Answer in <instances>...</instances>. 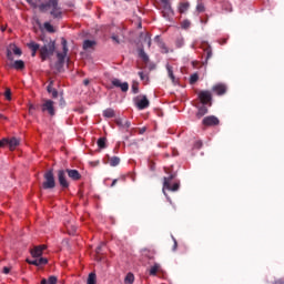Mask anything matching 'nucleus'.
Listing matches in <instances>:
<instances>
[{"instance_id":"nucleus-1","label":"nucleus","mask_w":284,"mask_h":284,"mask_svg":"<svg viewBox=\"0 0 284 284\" xmlns=\"http://www.w3.org/2000/svg\"><path fill=\"white\" fill-rule=\"evenodd\" d=\"M57 176L62 190H68V187H70V182L68 181V178L71 181H81L82 179L81 173L77 169L58 170Z\"/></svg>"},{"instance_id":"nucleus-2","label":"nucleus","mask_w":284,"mask_h":284,"mask_svg":"<svg viewBox=\"0 0 284 284\" xmlns=\"http://www.w3.org/2000/svg\"><path fill=\"white\" fill-rule=\"evenodd\" d=\"M40 12H48L50 11V14L53 19H62L63 18V11L61 10V7H59V0H49L45 3H41L39 6Z\"/></svg>"},{"instance_id":"nucleus-3","label":"nucleus","mask_w":284,"mask_h":284,"mask_svg":"<svg viewBox=\"0 0 284 284\" xmlns=\"http://www.w3.org/2000/svg\"><path fill=\"white\" fill-rule=\"evenodd\" d=\"M57 50V42L53 40H50L47 42L43 47L40 48V58L41 61H48L50 57L54 54V51Z\"/></svg>"},{"instance_id":"nucleus-4","label":"nucleus","mask_w":284,"mask_h":284,"mask_svg":"<svg viewBox=\"0 0 284 284\" xmlns=\"http://www.w3.org/2000/svg\"><path fill=\"white\" fill-rule=\"evenodd\" d=\"M44 182L42 183L43 190H54L57 187V181L54 180V171L48 170L43 175Z\"/></svg>"},{"instance_id":"nucleus-5","label":"nucleus","mask_w":284,"mask_h":284,"mask_svg":"<svg viewBox=\"0 0 284 284\" xmlns=\"http://www.w3.org/2000/svg\"><path fill=\"white\" fill-rule=\"evenodd\" d=\"M67 57H68V40L62 38V52L57 53V59H58V62L55 63L57 68H63Z\"/></svg>"},{"instance_id":"nucleus-6","label":"nucleus","mask_w":284,"mask_h":284,"mask_svg":"<svg viewBox=\"0 0 284 284\" xmlns=\"http://www.w3.org/2000/svg\"><path fill=\"white\" fill-rule=\"evenodd\" d=\"M41 111L47 112L49 116H54V114H57V110L54 109V101L43 100V103L41 104Z\"/></svg>"},{"instance_id":"nucleus-7","label":"nucleus","mask_w":284,"mask_h":284,"mask_svg":"<svg viewBox=\"0 0 284 284\" xmlns=\"http://www.w3.org/2000/svg\"><path fill=\"white\" fill-rule=\"evenodd\" d=\"M174 176H176L175 174H171L169 178H164V182H163V189L164 190H169L170 192H178L180 184L179 183H174L172 185V181H174Z\"/></svg>"},{"instance_id":"nucleus-8","label":"nucleus","mask_w":284,"mask_h":284,"mask_svg":"<svg viewBox=\"0 0 284 284\" xmlns=\"http://www.w3.org/2000/svg\"><path fill=\"white\" fill-rule=\"evenodd\" d=\"M12 52L17 57H21L23 54V51H21V49L19 47H17V44L11 43L7 48V59L9 61H14V57L12 55Z\"/></svg>"},{"instance_id":"nucleus-9","label":"nucleus","mask_w":284,"mask_h":284,"mask_svg":"<svg viewBox=\"0 0 284 284\" xmlns=\"http://www.w3.org/2000/svg\"><path fill=\"white\" fill-rule=\"evenodd\" d=\"M197 99H200L202 105H207V103H212V91L202 90L197 93Z\"/></svg>"},{"instance_id":"nucleus-10","label":"nucleus","mask_w":284,"mask_h":284,"mask_svg":"<svg viewBox=\"0 0 284 284\" xmlns=\"http://www.w3.org/2000/svg\"><path fill=\"white\" fill-rule=\"evenodd\" d=\"M162 17L166 19V21H172V17H174V10H172V4L166 2L162 4Z\"/></svg>"},{"instance_id":"nucleus-11","label":"nucleus","mask_w":284,"mask_h":284,"mask_svg":"<svg viewBox=\"0 0 284 284\" xmlns=\"http://www.w3.org/2000/svg\"><path fill=\"white\" fill-rule=\"evenodd\" d=\"M212 92L217 97H223L227 94V85L224 83H217L212 87Z\"/></svg>"},{"instance_id":"nucleus-12","label":"nucleus","mask_w":284,"mask_h":284,"mask_svg":"<svg viewBox=\"0 0 284 284\" xmlns=\"http://www.w3.org/2000/svg\"><path fill=\"white\" fill-rule=\"evenodd\" d=\"M221 121L215 115H209L202 120V124L205 125L206 128H212L214 125H219Z\"/></svg>"},{"instance_id":"nucleus-13","label":"nucleus","mask_w":284,"mask_h":284,"mask_svg":"<svg viewBox=\"0 0 284 284\" xmlns=\"http://www.w3.org/2000/svg\"><path fill=\"white\" fill-rule=\"evenodd\" d=\"M136 99H141L136 102V108L139 110H145L150 108V100H148L146 95H138Z\"/></svg>"},{"instance_id":"nucleus-14","label":"nucleus","mask_w":284,"mask_h":284,"mask_svg":"<svg viewBox=\"0 0 284 284\" xmlns=\"http://www.w3.org/2000/svg\"><path fill=\"white\" fill-rule=\"evenodd\" d=\"M111 83L114 88H120L122 92H128L130 90V84L128 82H121L119 79H113Z\"/></svg>"},{"instance_id":"nucleus-15","label":"nucleus","mask_w":284,"mask_h":284,"mask_svg":"<svg viewBox=\"0 0 284 284\" xmlns=\"http://www.w3.org/2000/svg\"><path fill=\"white\" fill-rule=\"evenodd\" d=\"M27 48L31 50V57H37V52H41V45L34 41L27 43Z\"/></svg>"},{"instance_id":"nucleus-16","label":"nucleus","mask_w":284,"mask_h":284,"mask_svg":"<svg viewBox=\"0 0 284 284\" xmlns=\"http://www.w3.org/2000/svg\"><path fill=\"white\" fill-rule=\"evenodd\" d=\"M45 245L36 246L33 250H31V256H33V258L43 256V250H45Z\"/></svg>"},{"instance_id":"nucleus-17","label":"nucleus","mask_w":284,"mask_h":284,"mask_svg":"<svg viewBox=\"0 0 284 284\" xmlns=\"http://www.w3.org/2000/svg\"><path fill=\"white\" fill-rule=\"evenodd\" d=\"M47 91L49 92V94H52V99H57V97H59V91L54 89V81H50L47 87Z\"/></svg>"},{"instance_id":"nucleus-18","label":"nucleus","mask_w":284,"mask_h":284,"mask_svg":"<svg viewBox=\"0 0 284 284\" xmlns=\"http://www.w3.org/2000/svg\"><path fill=\"white\" fill-rule=\"evenodd\" d=\"M19 143H20V141L17 138L8 139L9 150H11V152L17 150Z\"/></svg>"},{"instance_id":"nucleus-19","label":"nucleus","mask_w":284,"mask_h":284,"mask_svg":"<svg viewBox=\"0 0 284 284\" xmlns=\"http://www.w3.org/2000/svg\"><path fill=\"white\" fill-rule=\"evenodd\" d=\"M155 254L156 253L152 250H148V248L142 250V256H144V258H149V261H154Z\"/></svg>"},{"instance_id":"nucleus-20","label":"nucleus","mask_w":284,"mask_h":284,"mask_svg":"<svg viewBox=\"0 0 284 284\" xmlns=\"http://www.w3.org/2000/svg\"><path fill=\"white\" fill-rule=\"evenodd\" d=\"M204 54H205V61L203 62V65H207L209 59H211L212 55H213V53H212V47L207 45V47L204 49Z\"/></svg>"},{"instance_id":"nucleus-21","label":"nucleus","mask_w":284,"mask_h":284,"mask_svg":"<svg viewBox=\"0 0 284 284\" xmlns=\"http://www.w3.org/2000/svg\"><path fill=\"white\" fill-rule=\"evenodd\" d=\"M209 109L207 106H205L204 104L202 106L199 108L196 116L197 119H203V116H205V114H207Z\"/></svg>"},{"instance_id":"nucleus-22","label":"nucleus","mask_w":284,"mask_h":284,"mask_svg":"<svg viewBox=\"0 0 284 284\" xmlns=\"http://www.w3.org/2000/svg\"><path fill=\"white\" fill-rule=\"evenodd\" d=\"M166 70H168L169 79H171L172 83H176V78L174 77V70L172 65L166 64Z\"/></svg>"},{"instance_id":"nucleus-23","label":"nucleus","mask_w":284,"mask_h":284,"mask_svg":"<svg viewBox=\"0 0 284 284\" xmlns=\"http://www.w3.org/2000/svg\"><path fill=\"white\" fill-rule=\"evenodd\" d=\"M119 163H121V158L119 156L109 158V164L111 165V168H116Z\"/></svg>"},{"instance_id":"nucleus-24","label":"nucleus","mask_w":284,"mask_h":284,"mask_svg":"<svg viewBox=\"0 0 284 284\" xmlns=\"http://www.w3.org/2000/svg\"><path fill=\"white\" fill-rule=\"evenodd\" d=\"M93 45H97V41L94 40H84L83 50H90Z\"/></svg>"},{"instance_id":"nucleus-25","label":"nucleus","mask_w":284,"mask_h":284,"mask_svg":"<svg viewBox=\"0 0 284 284\" xmlns=\"http://www.w3.org/2000/svg\"><path fill=\"white\" fill-rule=\"evenodd\" d=\"M103 116H104L105 119H114L115 112L113 111V109H105V110L103 111Z\"/></svg>"},{"instance_id":"nucleus-26","label":"nucleus","mask_w":284,"mask_h":284,"mask_svg":"<svg viewBox=\"0 0 284 284\" xmlns=\"http://www.w3.org/2000/svg\"><path fill=\"white\" fill-rule=\"evenodd\" d=\"M14 70H23L26 68V62L23 60H17L13 63Z\"/></svg>"},{"instance_id":"nucleus-27","label":"nucleus","mask_w":284,"mask_h":284,"mask_svg":"<svg viewBox=\"0 0 284 284\" xmlns=\"http://www.w3.org/2000/svg\"><path fill=\"white\" fill-rule=\"evenodd\" d=\"M159 270H161V265L155 263L149 271L150 276H156Z\"/></svg>"},{"instance_id":"nucleus-28","label":"nucleus","mask_w":284,"mask_h":284,"mask_svg":"<svg viewBox=\"0 0 284 284\" xmlns=\"http://www.w3.org/2000/svg\"><path fill=\"white\" fill-rule=\"evenodd\" d=\"M139 57L140 59H142V61H144V63H148V61H150V57H148V53H145V50L143 49L139 50Z\"/></svg>"},{"instance_id":"nucleus-29","label":"nucleus","mask_w":284,"mask_h":284,"mask_svg":"<svg viewBox=\"0 0 284 284\" xmlns=\"http://www.w3.org/2000/svg\"><path fill=\"white\" fill-rule=\"evenodd\" d=\"M158 45L161 49L162 54H168V52H170V50L168 49V45H165V42L160 40L158 42Z\"/></svg>"},{"instance_id":"nucleus-30","label":"nucleus","mask_w":284,"mask_h":284,"mask_svg":"<svg viewBox=\"0 0 284 284\" xmlns=\"http://www.w3.org/2000/svg\"><path fill=\"white\" fill-rule=\"evenodd\" d=\"M189 9H190V3L189 2H182L180 4L179 10H180L181 14H183V13L187 12Z\"/></svg>"},{"instance_id":"nucleus-31","label":"nucleus","mask_w":284,"mask_h":284,"mask_svg":"<svg viewBox=\"0 0 284 284\" xmlns=\"http://www.w3.org/2000/svg\"><path fill=\"white\" fill-rule=\"evenodd\" d=\"M27 3H29V6H31V8H39V6H41V0H27Z\"/></svg>"},{"instance_id":"nucleus-32","label":"nucleus","mask_w":284,"mask_h":284,"mask_svg":"<svg viewBox=\"0 0 284 284\" xmlns=\"http://www.w3.org/2000/svg\"><path fill=\"white\" fill-rule=\"evenodd\" d=\"M106 139L105 138H100L99 140H98V146L100 148V150H105V148H106Z\"/></svg>"},{"instance_id":"nucleus-33","label":"nucleus","mask_w":284,"mask_h":284,"mask_svg":"<svg viewBox=\"0 0 284 284\" xmlns=\"http://www.w3.org/2000/svg\"><path fill=\"white\" fill-rule=\"evenodd\" d=\"M87 284H97V274L90 273L88 276Z\"/></svg>"},{"instance_id":"nucleus-34","label":"nucleus","mask_w":284,"mask_h":284,"mask_svg":"<svg viewBox=\"0 0 284 284\" xmlns=\"http://www.w3.org/2000/svg\"><path fill=\"white\" fill-rule=\"evenodd\" d=\"M124 283H125V284H132V283H134V274L128 273L126 276H125V278H124Z\"/></svg>"},{"instance_id":"nucleus-35","label":"nucleus","mask_w":284,"mask_h":284,"mask_svg":"<svg viewBox=\"0 0 284 284\" xmlns=\"http://www.w3.org/2000/svg\"><path fill=\"white\" fill-rule=\"evenodd\" d=\"M131 90H132L133 94H139V82L133 81Z\"/></svg>"},{"instance_id":"nucleus-36","label":"nucleus","mask_w":284,"mask_h":284,"mask_svg":"<svg viewBox=\"0 0 284 284\" xmlns=\"http://www.w3.org/2000/svg\"><path fill=\"white\" fill-rule=\"evenodd\" d=\"M38 267H41V265H48V258L45 257H38Z\"/></svg>"},{"instance_id":"nucleus-37","label":"nucleus","mask_w":284,"mask_h":284,"mask_svg":"<svg viewBox=\"0 0 284 284\" xmlns=\"http://www.w3.org/2000/svg\"><path fill=\"white\" fill-rule=\"evenodd\" d=\"M196 81H199V73H193V74L190 77V83H191V85H194V83H196Z\"/></svg>"},{"instance_id":"nucleus-38","label":"nucleus","mask_w":284,"mask_h":284,"mask_svg":"<svg viewBox=\"0 0 284 284\" xmlns=\"http://www.w3.org/2000/svg\"><path fill=\"white\" fill-rule=\"evenodd\" d=\"M44 29L47 32H54V27L50 22H44Z\"/></svg>"},{"instance_id":"nucleus-39","label":"nucleus","mask_w":284,"mask_h":284,"mask_svg":"<svg viewBox=\"0 0 284 284\" xmlns=\"http://www.w3.org/2000/svg\"><path fill=\"white\" fill-rule=\"evenodd\" d=\"M4 97L7 101H12V91H10V89H6Z\"/></svg>"},{"instance_id":"nucleus-40","label":"nucleus","mask_w":284,"mask_h":284,"mask_svg":"<svg viewBox=\"0 0 284 284\" xmlns=\"http://www.w3.org/2000/svg\"><path fill=\"white\" fill-rule=\"evenodd\" d=\"M185 41L183 40V38H178L175 40V45L176 48H181L182 45H184Z\"/></svg>"},{"instance_id":"nucleus-41","label":"nucleus","mask_w":284,"mask_h":284,"mask_svg":"<svg viewBox=\"0 0 284 284\" xmlns=\"http://www.w3.org/2000/svg\"><path fill=\"white\" fill-rule=\"evenodd\" d=\"M48 284H57L58 283V278L57 276L52 275L48 278L47 281Z\"/></svg>"},{"instance_id":"nucleus-42","label":"nucleus","mask_w":284,"mask_h":284,"mask_svg":"<svg viewBox=\"0 0 284 284\" xmlns=\"http://www.w3.org/2000/svg\"><path fill=\"white\" fill-rule=\"evenodd\" d=\"M144 41H145L148 48H152V39L150 38V36L146 34L144 38Z\"/></svg>"},{"instance_id":"nucleus-43","label":"nucleus","mask_w":284,"mask_h":284,"mask_svg":"<svg viewBox=\"0 0 284 284\" xmlns=\"http://www.w3.org/2000/svg\"><path fill=\"white\" fill-rule=\"evenodd\" d=\"M196 10H197V12H205V4L199 3V4L196 6Z\"/></svg>"},{"instance_id":"nucleus-44","label":"nucleus","mask_w":284,"mask_h":284,"mask_svg":"<svg viewBox=\"0 0 284 284\" xmlns=\"http://www.w3.org/2000/svg\"><path fill=\"white\" fill-rule=\"evenodd\" d=\"M193 148H194L195 150H201V148H203V142L196 141V142L194 143Z\"/></svg>"},{"instance_id":"nucleus-45","label":"nucleus","mask_w":284,"mask_h":284,"mask_svg":"<svg viewBox=\"0 0 284 284\" xmlns=\"http://www.w3.org/2000/svg\"><path fill=\"white\" fill-rule=\"evenodd\" d=\"M115 124H116L118 128H123L124 126L123 120H121V119H116Z\"/></svg>"},{"instance_id":"nucleus-46","label":"nucleus","mask_w":284,"mask_h":284,"mask_svg":"<svg viewBox=\"0 0 284 284\" xmlns=\"http://www.w3.org/2000/svg\"><path fill=\"white\" fill-rule=\"evenodd\" d=\"M6 145H8V139L7 138L0 140V148H6Z\"/></svg>"},{"instance_id":"nucleus-47","label":"nucleus","mask_w":284,"mask_h":284,"mask_svg":"<svg viewBox=\"0 0 284 284\" xmlns=\"http://www.w3.org/2000/svg\"><path fill=\"white\" fill-rule=\"evenodd\" d=\"M138 74H139L141 81H145V79H148V75H145V73H143L142 71H140Z\"/></svg>"},{"instance_id":"nucleus-48","label":"nucleus","mask_w":284,"mask_h":284,"mask_svg":"<svg viewBox=\"0 0 284 284\" xmlns=\"http://www.w3.org/2000/svg\"><path fill=\"white\" fill-rule=\"evenodd\" d=\"M176 247H179V243L176 242V239L173 237V252H176Z\"/></svg>"},{"instance_id":"nucleus-49","label":"nucleus","mask_w":284,"mask_h":284,"mask_svg":"<svg viewBox=\"0 0 284 284\" xmlns=\"http://www.w3.org/2000/svg\"><path fill=\"white\" fill-rule=\"evenodd\" d=\"M27 263H29V265H36V267H38V260H32V261H27Z\"/></svg>"},{"instance_id":"nucleus-50","label":"nucleus","mask_w":284,"mask_h":284,"mask_svg":"<svg viewBox=\"0 0 284 284\" xmlns=\"http://www.w3.org/2000/svg\"><path fill=\"white\" fill-rule=\"evenodd\" d=\"M131 125H132V123L126 120V121L124 122V126H123V128H125L126 130H130Z\"/></svg>"},{"instance_id":"nucleus-51","label":"nucleus","mask_w":284,"mask_h":284,"mask_svg":"<svg viewBox=\"0 0 284 284\" xmlns=\"http://www.w3.org/2000/svg\"><path fill=\"white\" fill-rule=\"evenodd\" d=\"M2 274H10V267L4 266V267L2 268Z\"/></svg>"},{"instance_id":"nucleus-52","label":"nucleus","mask_w":284,"mask_h":284,"mask_svg":"<svg viewBox=\"0 0 284 284\" xmlns=\"http://www.w3.org/2000/svg\"><path fill=\"white\" fill-rule=\"evenodd\" d=\"M111 39L112 41H115V43H121V41H119V36H112Z\"/></svg>"},{"instance_id":"nucleus-53","label":"nucleus","mask_w":284,"mask_h":284,"mask_svg":"<svg viewBox=\"0 0 284 284\" xmlns=\"http://www.w3.org/2000/svg\"><path fill=\"white\" fill-rule=\"evenodd\" d=\"M148 128L143 126L142 129L139 130V134H145Z\"/></svg>"},{"instance_id":"nucleus-54","label":"nucleus","mask_w":284,"mask_h":284,"mask_svg":"<svg viewBox=\"0 0 284 284\" xmlns=\"http://www.w3.org/2000/svg\"><path fill=\"white\" fill-rule=\"evenodd\" d=\"M273 284H284V277L275 281Z\"/></svg>"},{"instance_id":"nucleus-55","label":"nucleus","mask_w":284,"mask_h":284,"mask_svg":"<svg viewBox=\"0 0 284 284\" xmlns=\"http://www.w3.org/2000/svg\"><path fill=\"white\" fill-rule=\"evenodd\" d=\"M116 183H119V180L118 179H114L111 183V187H114V185H116Z\"/></svg>"},{"instance_id":"nucleus-56","label":"nucleus","mask_w":284,"mask_h":284,"mask_svg":"<svg viewBox=\"0 0 284 284\" xmlns=\"http://www.w3.org/2000/svg\"><path fill=\"white\" fill-rule=\"evenodd\" d=\"M101 247H102V245H99V246L95 248V253H97V254H101Z\"/></svg>"},{"instance_id":"nucleus-57","label":"nucleus","mask_w":284,"mask_h":284,"mask_svg":"<svg viewBox=\"0 0 284 284\" xmlns=\"http://www.w3.org/2000/svg\"><path fill=\"white\" fill-rule=\"evenodd\" d=\"M83 85H90V80L89 79L83 80Z\"/></svg>"},{"instance_id":"nucleus-58","label":"nucleus","mask_w":284,"mask_h":284,"mask_svg":"<svg viewBox=\"0 0 284 284\" xmlns=\"http://www.w3.org/2000/svg\"><path fill=\"white\" fill-rule=\"evenodd\" d=\"M32 110H36L34 104L29 105V112H32Z\"/></svg>"},{"instance_id":"nucleus-59","label":"nucleus","mask_w":284,"mask_h":284,"mask_svg":"<svg viewBox=\"0 0 284 284\" xmlns=\"http://www.w3.org/2000/svg\"><path fill=\"white\" fill-rule=\"evenodd\" d=\"M162 4L170 3V0H160Z\"/></svg>"},{"instance_id":"nucleus-60","label":"nucleus","mask_w":284,"mask_h":284,"mask_svg":"<svg viewBox=\"0 0 284 284\" xmlns=\"http://www.w3.org/2000/svg\"><path fill=\"white\" fill-rule=\"evenodd\" d=\"M40 284H48V280L43 278Z\"/></svg>"},{"instance_id":"nucleus-61","label":"nucleus","mask_w":284,"mask_h":284,"mask_svg":"<svg viewBox=\"0 0 284 284\" xmlns=\"http://www.w3.org/2000/svg\"><path fill=\"white\" fill-rule=\"evenodd\" d=\"M0 119H3V114L0 113Z\"/></svg>"},{"instance_id":"nucleus-62","label":"nucleus","mask_w":284,"mask_h":284,"mask_svg":"<svg viewBox=\"0 0 284 284\" xmlns=\"http://www.w3.org/2000/svg\"><path fill=\"white\" fill-rule=\"evenodd\" d=\"M204 23H207V20H204Z\"/></svg>"},{"instance_id":"nucleus-63","label":"nucleus","mask_w":284,"mask_h":284,"mask_svg":"<svg viewBox=\"0 0 284 284\" xmlns=\"http://www.w3.org/2000/svg\"><path fill=\"white\" fill-rule=\"evenodd\" d=\"M204 23H207V20H204Z\"/></svg>"}]
</instances>
